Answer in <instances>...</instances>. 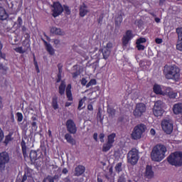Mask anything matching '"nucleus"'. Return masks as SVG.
Masks as SVG:
<instances>
[{"instance_id":"nucleus-58","label":"nucleus","mask_w":182,"mask_h":182,"mask_svg":"<svg viewBox=\"0 0 182 182\" xmlns=\"http://www.w3.org/2000/svg\"><path fill=\"white\" fill-rule=\"evenodd\" d=\"M48 136H49V137H51V136H52V131L48 130Z\"/></svg>"},{"instance_id":"nucleus-50","label":"nucleus","mask_w":182,"mask_h":182,"mask_svg":"<svg viewBox=\"0 0 182 182\" xmlns=\"http://www.w3.org/2000/svg\"><path fill=\"white\" fill-rule=\"evenodd\" d=\"M27 179H28V176H26V174H24L21 182H25V181H26Z\"/></svg>"},{"instance_id":"nucleus-43","label":"nucleus","mask_w":182,"mask_h":182,"mask_svg":"<svg viewBox=\"0 0 182 182\" xmlns=\"http://www.w3.org/2000/svg\"><path fill=\"white\" fill-rule=\"evenodd\" d=\"M122 21H123V18H122V16H119L118 18H116V22L117 23H121Z\"/></svg>"},{"instance_id":"nucleus-9","label":"nucleus","mask_w":182,"mask_h":182,"mask_svg":"<svg viewBox=\"0 0 182 182\" xmlns=\"http://www.w3.org/2000/svg\"><path fill=\"white\" fill-rule=\"evenodd\" d=\"M145 112L146 105L143 103L137 104L134 111V116H135V117H141Z\"/></svg>"},{"instance_id":"nucleus-19","label":"nucleus","mask_w":182,"mask_h":182,"mask_svg":"<svg viewBox=\"0 0 182 182\" xmlns=\"http://www.w3.org/2000/svg\"><path fill=\"white\" fill-rule=\"evenodd\" d=\"M85 168L82 165H79L75 168V176H82L85 173Z\"/></svg>"},{"instance_id":"nucleus-17","label":"nucleus","mask_w":182,"mask_h":182,"mask_svg":"<svg viewBox=\"0 0 182 182\" xmlns=\"http://www.w3.org/2000/svg\"><path fill=\"white\" fill-rule=\"evenodd\" d=\"M154 93H156V95H163L164 96L166 91H163V88L161 87V86L155 84L154 85Z\"/></svg>"},{"instance_id":"nucleus-32","label":"nucleus","mask_w":182,"mask_h":182,"mask_svg":"<svg viewBox=\"0 0 182 182\" xmlns=\"http://www.w3.org/2000/svg\"><path fill=\"white\" fill-rule=\"evenodd\" d=\"M16 117L17 119V122H18L19 123H21V122L23 120V114H22V113L21 112H17L16 114Z\"/></svg>"},{"instance_id":"nucleus-6","label":"nucleus","mask_w":182,"mask_h":182,"mask_svg":"<svg viewBox=\"0 0 182 182\" xmlns=\"http://www.w3.org/2000/svg\"><path fill=\"white\" fill-rule=\"evenodd\" d=\"M128 163L134 166L139 161V151L136 149H133L129 151L127 155Z\"/></svg>"},{"instance_id":"nucleus-41","label":"nucleus","mask_w":182,"mask_h":182,"mask_svg":"<svg viewBox=\"0 0 182 182\" xmlns=\"http://www.w3.org/2000/svg\"><path fill=\"white\" fill-rule=\"evenodd\" d=\"M112 48H113V43H108L107 44V46H106L105 49H108L109 50H111Z\"/></svg>"},{"instance_id":"nucleus-30","label":"nucleus","mask_w":182,"mask_h":182,"mask_svg":"<svg viewBox=\"0 0 182 182\" xmlns=\"http://www.w3.org/2000/svg\"><path fill=\"white\" fill-rule=\"evenodd\" d=\"M86 102V97H84L80 102L78 105V110H82L83 109V105Z\"/></svg>"},{"instance_id":"nucleus-49","label":"nucleus","mask_w":182,"mask_h":182,"mask_svg":"<svg viewBox=\"0 0 182 182\" xmlns=\"http://www.w3.org/2000/svg\"><path fill=\"white\" fill-rule=\"evenodd\" d=\"M64 10L67 14H70V10L69 9V7L68 6H64Z\"/></svg>"},{"instance_id":"nucleus-60","label":"nucleus","mask_w":182,"mask_h":182,"mask_svg":"<svg viewBox=\"0 0 182 182\" xmlns=\"http://www.w3.org/2000/svg\"><path fill=\"white\" fill-rule=\"evenodd\" d=\"M1 70H4V66H2V65H0V71Z\"/></svg>"},{"instance_id":"nucleus-40","label":"nucleus","mask_w":182,"mask_h":182,"mask_svg":"<svg viewBox=\"0 0 182 182\" xmlns=\"http://www.w3.org/2000/svg\"><path fill=\"white\" fill-rule=\"evenodd\" d=\"M4 131H2V129L0 128V143L4 140Z\"/></svg>"},{"instance_id":"nucleus-15","label":"nucleus","mask_w":182,"mask_h":182,"mask_svg":"<svg viewBox=\"0 0 182 182\" xmlns=\"http://www.w3.org/2000/svg\"><path fill=\"white\" fill-rule=\"evenodd\" d=\"M89 14V10H87V6L83 3L81 6H80V16L82 18L86 16Z\"/></svg>"},{"instance_id":"nucleus-46","label":"nucleus","mask_w":182,"mask_h":182,"mask_svg":"<svg viewBox=\"0 0 182 182\" xmlns=\"http://www.w3.org/2000/svg\"><path fill=\"white\" fill-rule=\"evenodd\" d=\"M34 65L36 66V69L37 70V73H39L40 70H39V66L38 65V62H36V60H34Z\"/></svg>"},{"instance_id":"nucleus-4","label":"nucleus","mask_w":182,"mask_h":182,"mask_svg":"<svg viewBox=\"0 0 182 182\" xmlns=\"http://www.w3.org/2000/svg\"><path fill=\"white\" fill-rule=\"evenodd\" d=\"M9 154L6 152H1L0 154V171L1 173H8L9 171V168L6 164L9 163Z\"/></svg>"},{"instance_id":"nucleus-5","label":"nucleus","mask_w":182,"mask_h":182,"mask_svg":"<svg viewBox=\"0 0 182 182\" xmlns=\"http://www.w3.org/2000/svg\"><path fill=\"white\" fill-rule=\"evenodd\" d=\"M147 127L144 124L136 125L132 133V138L134 139V140H139V139H141L143 133H144Z\"/></svg>"},{"instance_id":"nucleus-21","label":"nucleus","mask_w":182,"mask_h":182,"mask_svg":"<svg viewBox=\"0 0 182 182\" xmlns=\"http://www.w3.org/2000/svg\"><path fill=\"white\" fill-rule=\"evenodd\" d=\"M71 89H72V85H68L66 88V95L70 102H72V100H73V97L72 96Z\"/></svg>"},{"instance_id":"nucleus-53","label":"nucleus","mask_w":182,"mask_h":182,"mask_svg":"<svg viewBox=\"0 0 182 182\" xmlns=\"http://www.w3.org/2000/svg\"><path fill=\"white\" fill-rule=\"evenodd\" d=\"M87 109L90 111L93 110V105H88Z\"/></svg>"},{"instance_id":"nucleus-31","label":"nucleus","mask_w":182,"mask_h":182,"mask_svg":"<svg viewBox=\"0 0 182 182\" xmlns=\"http://www.w3.org/2000/svg\"><path fill=\"white\" fill-rule=\"evenodd\" d=\"M21 148L24 157H26V144H25L24 141H21Z\"/></svg>"},{"instance_id":"nucleus-18","label":"nucleus","mask_w":182,"mask_h":182,"mask_svg":"<svg viewBox=\"0 0 182 182\" xmlns=\"http://www.w3.org/2000/svg\"><path fill=\"white\" fill-rule=\"evenodd\" d=\"M173 112L174 113V114H180L181 113H182V104H175L173 107Z\"/></svg>"},{"instance_id":"nucleus-55","label":"nucleus","mask_w":182,"mask_h":182,"mask_svg":"<svg viewBox=\"0 0 182 182\" xmlns=\"http://www.w3.org/2000/svg\"><path fill=\"white\" fill-rule=\"evenodd\" d=\"M160 21L161 19L159 18H157V17L155 18V22H156V23H160Z\"/></svg>"},{"instance_id":"nucleus-56","label":"nucleus","mask_w":182,"mask_h":182,"mask_svg":"<svg viewBox=\"0 0 182 182\" xmlns=\"http://www.w3.org/2000/svg\"><path fill=\"white\" fill-rule=\"evenodd\" d=\"M72 105V102H66L65 103V107H69V106H71Z\"/></svg>"},{"instance_id":"nucleus-10","label":"nucleus","mask_w":182,"mask_h":182,"mask_svg":"<svg viewBox=\"0 0 182 182\" xmlns=\"http://www.w3.org/2000/svg\"><path fill=\"white\" fill-rule=\"evenodd\" d=\"M52 8L53 16H54V18H56V16H59V15H60V14L63 12V7L59 2L53 3Z\"/></svg>"},{"instance_id":"nucleus-23","label":"nucleus","mask_w":182,"mask_h":182,"mask_svg":"<svg viewBox=\"0 0 182 182\" xmlns=\"http://www.w3.org/2000/svg\"><path fill=\"white\" fill-rule=\"evenodd\" d=\"M45 45L46 48V50L48 52L50 55H55V49H53V47L49 43H48L46 41H45Z\"/></svg>"},{"instance_id":"nucleus-20","label":"nucleus","mask_w":182,"mask_h":182,"mask_svg":"<svg viewBox=\"0 0 182 182\" xmlns=\"http://www.w3.org/2000/svg\"><path fill=\"white\" fill-rule=\"evenodd\" d=\"M8 13H6V11H5V9L3 7H0V19L1 21H6V19H8Z\"/></svg>"},{"instance_id":"nucleus-39","label":"nucleus","mask_w":182,"mask_h":182,"mask_svg":"<svg viewBox=\"0 0 182 182\" xmlns=\"http://www.w3.org/2000/svg\"><path fill=\"white\" fill-rule=\"evenodd\" d=\"M99 139H100L101 143H105V134H100L99 135Z\"/></svg>"},{"instance_id":"nucleus-13","label":"nucleus","mask_w":182,"mask_h":182,"mask_svg":"<svg viewBox=\"0 0 182 182\" xmlns=\"http://www.w3.org/2000/svg\"><path fill=\"white\" fill-rule=\"evenodd\" d=\"M67 129L68 131L71 133L72 134H75L77 132L76 129V124H75V122L72 121V119H69L67 121Z\"/></svg>"},{"instance_id":"nucleus-62","label":"nucleus","mask_w":182,"mask_h":182,"mask_svg":"<svg viewBox=\"0 0 182 182\" xmlns=\"http://www.w3.org/2000/svg\"><path fill=\"white\" fill-rule=\"evenodd\" d=\"M100 22H102V19L99 20V23H100Z\"/></svg>"},{"instance_id":"nucleus-51","label":"nucleus","mask_w":182,"mask_h":182,"mask_svg":"<svg viewBox=\"0 0 182 182\" xmlns=\"http://www.w3.org/2000/svg\"><path fill=\"white\" fill-rule=\"evenodd\" d=\"M156 43H162L163 40L161 38H156Z\"/></svg>"},{"instance_id":"nucleus-3","label":"nucleus","mask_w":182,"mask_h":182,"mask_svg":"<svg viewBox=\"0 0 182 182\" xmlns=\"http://www.w3.org/2000/svg\"><path fill=\"white\" fill-rule=\"evenodd\" d=\"M168 163L175 167L182 166V152L175 151L171 153L167 158Z\"/></svg>"},{"instance_id":"nucleus-14","label":"nucleus","mask_w":182,"mask_h":182,"mask_svg":"<svg viewBox=\"0 0 182 182\" xmlns=\"http://www.w3.org/2000/svg\"><path fill=\"white\" fill-rule=\"evenodd\" d=\"M144 176L146 178H153L154 177V171L151 166H146Z\"/></svg>"},{"instance_id":"nucleus-45","label":"nucleus","mask_w":182,"mask_h":182,"mask_svg":"<svg viewBox=\"0 0 182 182\" xmlns=\"http://www.w3.org/2000/svg\"><path fill=\"white\" fill-rule=\"evenodd\" d=\"M17 22L18 23V28H21V26H22V18L18 17Z\"/></svg>"},{"instance_id":"nucleus-47","label":"nucleus","mask_w":182,"mask_h":182,"mask_svg":"<svg viewBox=\"0 0 182 182\" xmlns=\"http://www.w3.org/2000/svg\"><path fill=\"white\" fill-rule=\"evenodd\" d=\"M87 83V80H85V78H82L81 80V84L82 85V86H85V85Z\"/></svg>"},{"instance_id":"nucleus-16","label":"nucleus","mask_w":182,"mask_h":182,"mask_svg":"<svg viewBox=\"0 0 182 182\" xmlns=\"http://www.w3.org/2000/svg\"><path fill=\"white\" fill-rule=\"evenodd\" d=\"M164 95L168 96L171 99H176L177 97V92H174L171 88L167 87L165 89Z\"/></svg>"},{"instance_id":"nucleus-63","label":"nucleus","mask_w":182,"mask_h":182,"mask_svg":"<svg viewBox=\"0 0 182 182\" xmlns=\"http://www.w3.org/2000/svg\"><path fill=\"white\" fill-rule=\"evenodd\" d=\"M100 114V112H98V113H97V115L99 116Z\"/></svg>"},{"instance_id":"nucleus-64","label":"nucleus","mask_w":182,"mask_h":182,"mask_svg":"<svg viewBox=\"0 0 182 182\" xmlns=\"http://www.w3.org/2000/svg\"><path fill=\"white\" fill-rule=\"evenodd\" d=\"M178 1H180V0H178Z\"/></svg>"},{"instance_id":"nucleus-7","label":"nucleus","mask_w":182,"mask_h":182,"mask_svg":"<svg viewBox=\"0 0 182 182\" xmlns=\"http://www.w3.org/2000/svg\"><path fill=\"white\" fill-rule=\"evenodd\" d=\"M161 127L166 134H171L173 133V121L164 119L161 122Z\"/></svg>"},{"instance_id":"nucleus-42","label":"nucleus","mask_w":182,"mask_h":182,"mask_svg":"<svg viewBox=\"0 0 182 182\" xmlns=\"http://www.w3.org/2000/svg\"><path fill=\"white\" fill-rule=\"evenodd\" d=\"M11 140H12L11 135H7L5 139V143H8L9 141H11Z\"/></svg>"},{"instance_id":"nucleus-1","label":"nucleus","mask_w":182,"mask_h":182,"mask_svg":"<svg viewBox=\"0 0 182 182\" xmlns=\"http://www.w3.org/2000/svg\"><path fill=\"white\" fill-rule=\"evenodd\" d=\"M166 153H167L166 146L157 144L153 148L151 152V159L152 161L160 162L166 158Z\"/></svg>"},{"instance_id":"nucleus-34","label":"nucleus","mask_w":182,"mask_h":182,"mask_svg":"<svg viewBox=\"0 0 182 182\" xmlns=\"http://www.w3.org/2000/svg\"><path fill=\"white\" fill-rule=\"evenodd\" d=\"M52 106H53V109H55V110H56V109H58L59 107V106L58 105V98L53 99Z\"/></svg>"},{"instance_id":"nucleus-29","label":"nucleus","mask_w":182,"mask_h":182,"mask_svg":"<svg viewBox=\"0 0 182 182\" xmlns=\"http://www.w3.org/2000/svg\"><path fill=\"white\" fill-rule=\"evenodd\" d=\"M30 158L31 160H36L38 159V152L36 151H31L30 153Z\"/></svg>"},{"instance_id":"nucleus-26","label":"nucleus","mask_w":182,"mask_h":182,"mask_svg":"<svg viewBox=\"0 0 182 182\" xmlns=\"http://www.w3.org/2000/svg\"><path fill=\"white\" fill-rule=\"evenodd\" d=\"M66 87V84L65 82H61V84L59 87V93L60 95H65V89Z\"/></svg>"},{"instance_id":"nucleus-33","label":"nucleus","mask_w":182,"mask_h":182,"mask_svg":"<svg viewBox=\"0 0 182 182\" xmlns=\"http://www.w3.org/2000/svg\"><path fill=\"white\" fill-rule=\"evenodd\" d=\"M65 140H67L68 143L73 144V138L69 134H66L65 136Z\"/></svg>"},{"instance_id":"nucleus-61","label":"nucleus","mask_w":182,"mask_h":182,"mask_svg":"<svg viewBox=\"0 0 182 182\" xmlns=\"http://www.w3.org/2000/svg\"><path fill=\"white\" fill-rule=\"evenodd\" d=\"M32 126H33V127H35V126H36V122H33V123H32Z\"/></svg>"},{"instance_id":"nucleus-54","label":"nucleus","mask_w":182,"mask_h":182,"mask_svg":"<svg viewBox=\"0 0 182 182\" xmlns=\"http://www.w3.org/2000/svg\"><path fill=\"white\" fill-rule=\"evenodd\" d=\"M93 139L97 141V133H95L94 135H93Z\"/></svg>"},{"instance_id":"nucleus-27","label":"nucleus","mask_w":182,"mask_h":182,"mask_svg":"<svg viewBox=\"0 0 182 182\" xmlns=\"http://www.w3.org/2000/svg\"><path fill=\"white\" fill-rule=\"evenodd\" d=\"M102 55L104 56V59H107V58H109V56H110V50H109L107 48H104Z\"/></svg>"},{"instance_id":"nucleus-11","label":"nucleus","mask_w":182,"mask_h":182,"mask_svg":"<svg viewBox=\"0 0 182 182\" xmlns=\"http://www.w3.org/2000/svg\"><path fill=\"white\" fill-rule=\"evenodd\" d=\"M133 38H134V35H133L130 31H127L126 34L122 38L123 48H126V46L129 45V41H132Z\"/></svg>"},{"instance_id":"nucleus-35","label":"nucleus","mask_w":182,"mask_h":182,"mask_svg":"<svg viewBox=\"0 0 182 182\" xmlns=\"http://www.w3.org/2000/svg\"><path fill=\"white\" fill-rule=\"evenodd\" d=\"M97 82L95 79H92L87 84V87H90V86H95L96 85Z\"/></svg>"},{"instance_id":"nucleus-38","label":"nucleus","mask_w":182,"mask_h":182,"mask_svg":"<svg viewBox=\"0 0 182 182\" xmlns=\"http://www.w3.org/2000/svg\"><path fill=\"white\" fill-rule=\"evenodd\" d=\"M146 40L144 38H139L136 40V43H140V44L146 43Z\"/></svg>"},{"instance_id":"nucleus-37","label":"nucleus","mask_w":182,"mask_h":182,"mask_svg":"<svg viewBox=\"0 0 182 182\" xmlns=\"http://www.w3.org/2000/svg\"><path fill=\"white\" fill-rule=\"evenodd\" d=\"M115 169L116 171H118V173H119V171H122V163H118L115 166Z\"/></svg>"},{"instance_id":"nucleus-24","label":"nucleus","mask_w":182,"mask_h":182,"mask_svg":"<svg viewBox=\"0 0 182 182\" xmlns=\"http://www.w3.org/2000/svg\"><path fill=\"white\" fill-rule=\"evenodd\" d=\"M116 138V134H111L107 137V143H109L112 146H113V144L114 143V139Z\"/></svg>"},{"instance_id":"nucleus-52","label":"nucleus","mask_w":182,"mask_h":182,"mask_svg":"<svg viewBox=\"0 0 182 182\" xmlns=\"http://www.w3.org/2000/svg\"><path fill=\"white\" fill-rule=\"evenodd\" d=\"M150 133L152 136H154V134H156V130H154V129H151L150 130Z\"/></svg>"},{"instance_id":"nucleus-8","label":"nucleus","mask_w":182,"mask_h":182,"mask_svg":"<svg viewBox=\"0 0 182 182\" xmlns=\"http://www.w3.org/2000/svg\"><path fill=\"white\" fill-rule=\"evenodd\" d=\"M153 113L156 117L163 116V113H164V109H163V102L157 101L155 102L153 108Z\"/></svg>"},{"instance_id":"nucleus-44","label":"nucleus","mask_w":182,"mask_h":182,"mask_svg":"<svg viewBox=\"0 0 182 182\" xmlns=\"http://www.w3.org/2000/svg\"><path fill=\"white\" fill-rule=\"evenodd\" d=\"M47 178L49 182H55V178H56V176H54V177L48 176Z\"/></svg>"},{"instance_id":"nucleus-59","label":"nucleus","mask_w":182,"mask_h":182,"mask_svg":"<svg viewBox=\"0 0 182 182\" xmlns=\"http://www.w3.org/2000/svg\"><path fill=\"white\" fill-rule=\"evenodd\" d=\"M1 105H2V98H1V97H0V109H1Z\"/></svg>"},{"instance_id":"nucleus-48","label":"nucleus","mask_w":182,"mask_h":182,"mask_svg":"<svg viewBox=\"0 0 182 182\" xmlns=\"http://www.w3.org/2000/svg\"><path fill=\"white\" fill-rule=\"evenodd\" d=\"M3 48V45L2 43H1L0 41V58H4V55H2V52H1V50H2Z\"/></svg>"},{"instance_id":"nucleus-22","label":"nucleus","mask_w":182,"mask_h":182,"mask_svg":"<svg viewBox=\"0 0 182 182\" xmlns=\"http://www.w3.org/2000/svg\"><path fill=\"white\" fill-rule=\"evenodd\" d=\"M51 33H53L54 35H64L63 31H62L60 28L53 27L50 29Z\"/></svg>"},{"instance_id":"nucleus-36","label":"nucleus","mask_w":182,"mask_h":182,"mask_svg":"<svg viewBox=\"0 0 182 182\" xmlns=\"http://www.w3.org/2000/svg\"><path fill=\"white\" fill-rule=\"evenodd\" d=\"M136 48L138 50H144V46L136 42Z\"/></svg>"},{"instance_id":"nucleus-2","label":"nucleus","mask_w":182,"mask_h":182,"mask_svg":"<svg viewBox=\"0 0 182 182\" xmlns=\"http://www.w3.org/2000/svg\"><path fill=\"white\" fill-rule=\"evenodd\" d=\"M164 73L166 79H171L175 80V82H177L180 79V69L176 66L166 65Z\"/></svg>"},{"instance_id":"nucleus-28","label":"nucleus","mask_w":182,"mask_h":182,"mask_svg":"<svg viewBox=\"0 0 182 182\" xmlns=\"http://www.w3.org/2000/svg\"><path fill=\"white\" fill-rule=\"evenodd\" d=\"M14 50H15V52H16L17 53H25V52H26V49L23 48L22 47H16V48H14Z\"/></svg>"},{"instance_id":"nucleus-25","label":"nucleus","mask_w":182,"mask_h":182,"mask_svg":"<svg viewBox=\"0 0 182 182\" xmlns=\"http://www.w3.org/2000/svg\"><path fill=\"white\" fill-rule=\"evenodd\" d=\"M112 147H113V145L107 142L104 144L102 146V151H105V152L109 151V150H110V149H112Z\"/></svg>"},{"instance_id":"nucleus-57","label":"nucleus","mask_w":182,"mask_h":182,"mask_svg":"<svg viewBox=\"0 0 182 182\" xmlns=\"http://www.w3.org/2000/svg\"><path fill=\"white\" fill-rule=\"evenodd\" d=\"M63 174H67V173H68V169L64 168V169L63 170Z\"/></svg>"},{"instance_id":"nucleus-12","label":"nucleus","mask_w":182,"mask_h":182,"mask_svg":"<svg viewBox=\"0 0 182 182\" xmlns=\"http://www.w3.org/2000/svg\"><path fill=\"white\" fill-rule=\"evenodd\" d=\"M176 32L178 33V42L176 44V49L182 52V28H177Z\"/></svg>"}]
</instances>
